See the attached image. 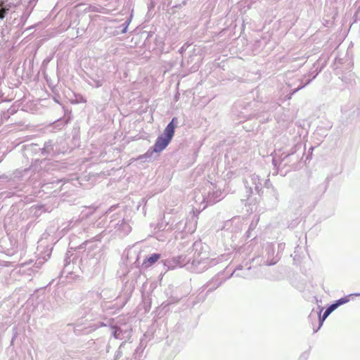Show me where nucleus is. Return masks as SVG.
Here are the masks:
<instances>
[{
    "instance_id": "f257e3e1",
    "label": "nucleus",
    "mask_w": 360,
    "mask_h": 360,
    "mask_svg": "<svg viewBox=\"0 0 360 360\" xmlns=\"http://www.w3.org/2000/svg\"><path fill=\"white\" fill-rule=\"evenodd\" d=\"M171 141L164 136H159L156 139L153 150L155 153H160L170 143Z\"/></svg>"
},
{
    "instance_id": "f03ea898",
    "label": "nucleus",
    "mask_w": 360,
    "mask_h": 360,
    "mask_svg": "<svg viewBox=\"0 0 360 360\" xmlns=\"http://www.w3.org/2000/svg\"><path fill=\"white\" fill-rule=\"evenodd\" d=\"M177 119L176 117H174L171 122L167 124L165 129V136L169 141L172 140L174 134V129H175V124L174 122H176Z\"/></svg>"
},
{
    "instance_id": "7ed1b4c3",
    "label": "nucleus",
    "mask_w": 360,
    "mask_h": 360,
    "mask_svg": "<svg viewBox=\"0 0 360 360\" xmlns=\"http://www.w3.org/2000/svg\"><path fill=\"white\" fill-rule=\"evenodd\" d=\"M347 301H348L347 299L342 298V299L339 300L336 303L331 304L329 307H328L326 309V310L323 313V316H322V321L326 319L328 317V316L332 311H333L338 306H340L342 304L346 303Z\"/></svg>"
},
{
    "instance_id": "20e7f679",
    "label": "nucleus",
    "mask_w": 360,
    "mask_h": 360,
    "mask_svg": "<svg viewBox=\"0 0 360 360\" xmlns=\"http://www.w3.org/2000/svg\"><path fill=\"white\" fill-rule=\"evenodd\" d=\"M347 301H348L347 299L342 298V299L339 300L336 303L331 304L329 307H328L326 309V310L323 313V316H322V321L326 319L328 317V316L332 311H333L338 306H340L342 304L346 303Z\"/></svg>"
},
{
    "instance_id": "39448f33",
    "label": "nucleus",
    "mask_w": 360,
    "mask_h": 360,
    "mask_svg": "<svg viewBox=\"0 0 360 360\" xmlns=\"http://www.w3.org/2000/svg\"><path fill=\"white\" fill-rule=\"evenodd\" d=\"M160 258V254H153L151 256L143 260V265L146 268H148L158 262Z\"/></svg>"
},
{
    "instance_id": "423d86ee",
    "label": "nucleus",
    "mask_w": 360,
    "mask_h": 360,
    "mask_svg": "<svg viewBox=\"0 0 360 360\" xmlns=\"http://www.w3.org/2000/svg\"><path fill=\"white\" fill-rule=\"evenodd\" d=\"M7 11H8V9L4 8L0 9V19H3L5 18Z\"/></svg>"
}]
</instances>
